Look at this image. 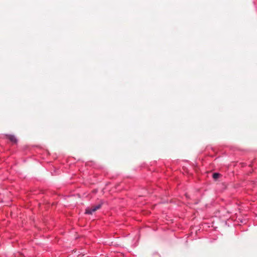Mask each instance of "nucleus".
<instances>
[{
	"mask_svg": "<svg viewBox=\"0 0 257 257\" xmlns=\"http://www.w3.org/2000/svg\"><path fill=\"white\" fill-rule=\"evenodd\" d=\"M102 204H99L91 208H87L85 210V213L88 214H92L94 212L99 209L101 206Z\"/></svg>",
	"mask_w": 257,
	"mask_h": 257,
	"instance_id": "1",
	"label": "nucleus"
},
{
	"mask_svg": "<svg viewBox=\"0 0 257 257\" xmlns=\"http://www.w3.org/2000/svg\"><path fill=\"white\" fill-rule=\"evenodd\" d=\"M7 138H8L11 142L13 143H17V139L14 135H6Z\"/></svg>",
	"mask_w": 257,
	"mask_h": 257,
	"instance_id": "2",
	"label": "nucleus"
},
{
	"mask_svg": "<svg viewBox=\"0 0 257 257\" xmlns=\"http://www.w3.org/2000/svg\"><path fill=\"white\" fill-rule=\"evenodd\" d=\"M219 174L217 173H215L213 174V178L214 179H217L219 177Z\"/></svg>",
	"mask_w": 257,
	"mask_h": 257,
	"instance_id": "3",
	"label": "nucleus"
}]
</instances>
